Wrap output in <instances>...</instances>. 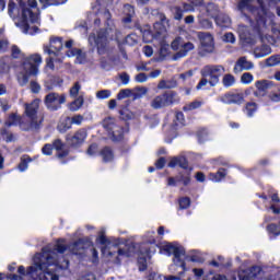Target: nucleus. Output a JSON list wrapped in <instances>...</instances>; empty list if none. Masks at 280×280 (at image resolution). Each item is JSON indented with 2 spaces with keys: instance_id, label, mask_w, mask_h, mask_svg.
Returning <instances> with one entry per match:
<instances>
[{
  "instance_id": "423d86ee",
  "label": "nucleus",
  "mask_w": 280,
  "mask_h": 280,
  "mask_svg": "<svg viewBox=\"0 0 280 280\" xmlns=\"http://www.w3.org/2000/svg\"><path fill=\"white\" fill-rule=\"evenodd\" d=\"M38 106H40V101L35 100L31 104H25V115L24 117L16 116L12 114L5 125L20 126L21 130H36L39 128L43 119L38 118Z\"/></svg>"
},
{
  "instance_id": "ea45409f",
  "label": "nucleus",
  "mask_w": 280,
  "mask_h": 280,
  "mask_svg": "<svg viewBox=\"0 0 280 280\" xmlns=\"http://www.w3.org/2000/svg\"><path fill=\"white\" fill-rule=\"evenodd\" d=\"M113 95V92L110 90H101L96 92V100H108Z\"/></svg>"
},
{
  "instance_id": "49530a36",
  "label": "nucleus",
  "mask_w": 280,
  "mask_h": 280,
  "mask_svg": "<svg viewBox=\"0 0 280 280\" xmlns=\"http://www.w3.org/2000/svg\"><path fill=\"white\" fill-rule=\"evenodd\" d=\"M1 136L7 143H12V141H14V135L8 132L5 129L1 130Z\"/></svg>"
},
{
  "instance_id": "7c9ffc66",
  "label": "nucleus",
  "mask_w": 280,
  "mask_h": 280,
  "mask_svg": "<svg viewBox=\"0 0 280 280\" xmlns=\"http://www.w3.org/2000/svg\"><path fill=\"white\" fill-rule=\"evenodd\" d=\"M222 84L225 89H231V86L235 85V77L233 74H225L222 79Z\"/></svg>"
},
{
  "instance_id": "6e6d98bb",
  "label": "nucleus",
  "mask_w": 280,
  "mask_h": 280,
  "mask_svg": "<svg viewBox=\"0 0 280 280\" xmlns=\"http://www.w3.org/2000/svg\"><path fill=\"white\" fill-rule=\"evenodd\" d=\"M31 162L32 160L30 158L22 159L21 163L19 164L20 172H25V170H27V163H31Z\"/></svg>"
},
{
  "instance_id": "a18cd8bd",
  "label": "nucleus",
  "mask_w": 280,
  "mask_h": 280,
  "mask_svg": "<svg viewBox=\"0 0 280 280\" xmlns=\"http://www.w3.org/2000/svg\"><path fill=\"white\" fill-rule=\"evenodd\" d=\"M54 56H55V55H50V58L47 59V61H46V67H47L48 69H51L52 71H54V69H55L54 62H56L57 60H58V62H62V58H61V57H59L58 59H56V58H54Z\"/></svg>"
},
{
  "instance_id": "4468645a",
  "label": "nucleus",
  "mask_w": 280,
  "mask_h": 280,
  "mask_svg": "<svg viewBox=\"0 0 280 280\" xmlns=\"http://www.w3.org/2000/svg\"><path fill=\"white\" fill-rule=\"evenodd\" d=\"M88 136L86 129H80L73 136L68 135L66 141L68 145H71L72 148H80V145L86 141Z\"/></svg>"
},
{
  "instance_id": "c9c22d12",
  "label": "nucleus",
  "mask_w": 280,
  "mask_h": 280,
  "mask_svg": "<svg viewBox=\"0 0 280 280\" xmlns=\"http://www.w3.org/2000/svg\"><path fill=\"white\" fill-rule=\"evenodd\" d=\"M10 58L2 57L0 58V74L1 73H8L10 71V66H8L5 62H9Z\"/></svg>"
},
{
  "instance_id": "0e129e2a",
  "label": "nucleus",
  "mask_w": 280,
  "mask_h": 280,
  "mask_svg": "<svg viewBox=\"0 0 280 280\" xmlns=\"http://www.w3.org/2000/svg\"><path fill=\"white\" fill-rule=\"evenodd\" d=\"M223 40L225 43H235V35L233 33H225Z\"/></svg>"
},
{
  "instance_id": "1a4fd4ad",
  "label": "nucleus",
  "mask_w": 280,
  "mask_h": 280,
  "mask_svg": "<svg viewBox=\"0 0 280 280\" xmlns=\"http://www.w3.org/2000/svg\"><path fill=\"white\" fill-rule=\"evenodd\" d=\"M108 34L107 31H100L97 35L92 34L89 37L90 45H95L97 47V51L100 56H106V54H110V46L108 45V38L106 37Z\"/></svg>"
},
{
  "instance_id": "58836bf2",
  "label": "nucleus",
  "mask_w": 280,
  "mask_h": 280,
  "mask_svg": "<svg viewBox=\"0 0 280 280\" xmlns=\"http://www.w3.org/2000/svg\"><path fill=\"white\" fill-rule=\"evenodd\" d=\"M200 106H202V102L201 101H195V102L186 104L184 106L183 110H196V108H200Z\"/></svg>"
},
{
  "instance_id": "09e8293b",
  "label": "nucleus",
  "mask_w": 280,
  "mask_h": 280,
  "mask_svg": "<svg viewBox=\"0 0 280 280\" xmlns=\"http://www.w3.org/2000/svg\"><path fill=\"white\" fill-rule=\"evenodd\" d=\"M175 119H176L175 126H185V115L183 114V112H178L175 115Z\"/></svg>"
},
{
  "instance_id": "a211bd4d",
  "label": "nucleus",
  "mask_w": 280,
  "mask_h": 280,
  "mask_svg": "<svg viewBox=\"0 0 280 280\" xmlns=\"http://www.w3.org/2000/svg\"><path fill=\"white\" fill-rule=\"evenodd\" d=\"M150 255V247L148 245L142 244L140 249L138 250V265L140 272H143L145 268H148V260L147 257Z\"/></svg>"
},
{
  "instance_id": "20e7f679",
  "label": "nucleus",
  "mask_w": 280,
  "mask_h": 280,
  "mask_svg": "<svg viewBox=\"0 0 280 280\" xmlns=\"http://www.w3.org/2000/svg\"><path fill=\"white\" fill-rule=\"evenodd\" d=\"M11 56L14 59L22 58V63L18 67V82L20 86L27 85L32 75H38V68L43 65V57L38 54L25 56L16 45L11 47Z\"/></svg>"
},
{
  "instance_id": "39448f33",
  "label": "nucleus",
  "mask_w": 280,
  "mask_h": 280,
  "mask_svg": "<svg viewBox=\"0 0 280 280\" xmlns=\"http://www.w3.org/2000/svg\"><path fill=\"white\" fill-rule=\"evenodd\" d=\"M105 229L100 231V234L96 238L97 244H101L102 255L107 261H113L114 264H121V259L126 257H135V253H137V245L125 246L122 249L117 247V245L110 243L108 238H106Z\"/></svg>"
},
{
  "instance_id": "69168bd1",
  "label": "nucleus",
  "mask_w": 280,
  "mask_h": 280,
  "mask_svg": "<svg viewBox=\"0 0 280 280\" xmlns=\"http://www.w3.org/2000/svg\"><path fill=\"white\" fill-rule=\"evenodd\" d=\"M143 54H144V56H147V58H150V57H152V54H154V50L152 49L151 46H144Z\"/></svg>"
},
{
  "instance_id": "5701e85b",
  "label": "nucleus",
  "mask_w": 280,
  "mask_h": 280,
  "mask_svg": "<svg viewBox=\"0 0 280 280\" xmlns=\"http://www.w3.org/2000/svg\"><path fill=\"white\" fill-rule=\"evenodd\" d=\"M182 167L183 170H187V159L185 156L173 158L170 163L168 167Z\"/></svg>"
},
{
  "instance_id": "4c0bfd02",
  "label": "nucleus",
  "mask_w": 280,
  "mask_h": 280,
  "mask_svg": "<svg viewBox=\"0 0 280 280\" xmlns=\"http://www.w3.org/2000/svg\"><path fill=\"white\" fill-rule=\"evenodd\" d=\"M176 81H173L172 84L165 80H161L158 84V89L163 90V89H176Z\"/></svg>"
},
{
  "instance_id": "4d7b16f0",
  "label": "nucleus",
  "mask_w": 280,
  "mask_h": 280,
  "mask_svg": "<svg viewBox=\"0 0 280 280\" xmlns=\"http://www.w3.org/2000/svg\"><path fill=\"white\" fill-rule=\"evenodd\" d=\"M177 180L179 183H183V185L187 186L191 182V178L189 177V174H186L177 176Z\"/></svg>"
},
{
  "instance_id": "774afa93",
  "label": "nucleus",
  "mask_w": 280,
  "mask_h": 280,
  "mask_svg": "<svg viewBox=\"0 0 280 280\" xmlns=\"http://www.w3.org/2000/svg\"><path fill=\"white\" fill-rule=\"evenodd\" d=\"M174 19L176 21H180V19H183V9L180 8H175V15Z\"/></svg>"
},
{
  "instance_id": "2f4dec72",
  "label": "nucleus",
  "mask_w": 280,
  "mask_h": 280,
  "mask_svg": "<svg viewBox=\"0 0 280 280\" xmlns=\"http://www.w3.org/2000/svg\"><path fill=\"white\" fill-rule=\"evenodd\" d=\"M84 105V98L82 96H79L77 100H74L70 106L69 109L72 112L80 110L82 106Z\"/></svg>"
},
{
  "instance_id": "5fc2aeb1",
  "label": "nucleus",
  "mask_w": 280,
  "mask_h": 280,
  "mask_svg": "<svg viewBox=\"0 0 280 280\" xmlns=\"http://www.w3.org/2000/svg\"><path fill=\"white\" fill-rule=\"evenodd\" d=\"M88 156H95L97 154V144L93 143L89 147L86 151Z\"/></svg>"
},
{
  "instance_id": "412c9836",
  "label": "nucleus",
  "mask_w": 280,
  "mask_h": 280,
  "mask_svg": "<svg viewBox=\"0 0 280 280\" xmlns=\"http://www.w3.org/2000/svg\"><path fill=\"white\" fill-rule=\"evenodd\" d=\"M218 27H230L231 26V18L229 15L220 13L214 19Z\"/></svg>"
},
{
  "instance_id": "e2e57ef3",
  "label": "nucleus",
  "mask_w": 280,
  "mask_h": 280,
  "mask_svg": "<svg viewBox=\"0 0 280 280\" xmlns=\"http://www.w3.org/2000/svg\"><path fill=\"white\" fill-rule=\"evenodd\" d=\"M52 150H54V148L51 147V144H46V145L42 149V152H43V154H45L46 156H51Z\"/></svg>"
},
{
  "instance_id": "bf43d9fd",
  "label": "nucleus",
  "mask_w": 280,
  "mask_h": 280,
  "mask_svg": "<svg viewBox=\"0 0 280 280\" xmlns=\"http://www.w3.org/2000/svg\"><path fill=\"white\" fill-rule=\"evenodd\" d=\"M82 121H84V116H82V115H77V116H73L72 118H70V124H75L77 126H80V124H82Z\"/></svg>"
},
{
  "instance_id": "c756f323",
  "label": "nucleus",
  "mask_w": 280,
  "mask_h": 280,
  "mask_svg": "<svg viewBox=\"0 0 280 280\" xmlns=\"http://www.w3.org/2000/svg\"><path fill=\"white\" fill-rule=\"evenodd\" d=\"M255 86H256L257 91H259L260 93H264V92L268 91V89H270V81H268V80L256 81Z\"/></svg>"
},
{
  "instance_id": "c03bdc74",
  "label": "nucleus",
  "mask_w": 280,
  "mask_h": 280,
  "mask_svg": "<svg viewBox=\"0 0 280 280\" xmlns=\"http://www.w3.org/2000/svg\"><path fill=\"white\" fill-rule=\"evenodd\" d=\"M246 113H247L248 117H253V115H255V113H257V104L248 103L246 105Z\"/></svg>"
},
{
  "instance_id": "603ef678",
  "label": "nucleus",
  "mask_w": 280,
  "mask_h": 280,
  "mask_svg": "<svg viewBox=\"0 0 280 280\" xmlns=\"http://www.w3.org/2000/svg\"><path fill=\"white\" fill-rule=\"evenodd\" d=\"M191 205V201L189 198L184 197L179 199V208L180 209H188V207Z\"/></svg>"
},
{
  "instance_id": "79ce46f5",
  "label": "nucleus",
  "mask_w": 280,
  "mask_h": 280,
  "mask_svg": "<svg viewBox=\"0 0 280 280\" xmlns=\"http://www.w3.org/2000/svg\"><path fill=\"white\" fill-rule=\"evenodd\" d=\"M44 5H62L67 0H39Z\"/></svg>"
},
{
  "instance_id": "de8ad7c7",
  "label": "nucleus",
  "mask_w": 280,
  "mask_h": 280,
  "mask_svg": "<svg viewBox=\"0 0 280 280\" xmlns=\"http://www.w3.org/2000/svg\"><path fill=\"white\" fill-rule=\"evenodd\" d=\"M80 89H82V85H80V82H75L74 85L70 89V96L78 97Z\"/></svg>"
},
{
  "instance_id": "052dcab7",
  "label": "nucleus",
  "mask_w": 280,
  "mask_h": 280,
  "mask_svg": "<svg viewBox=\"0 0 280 280\" xmlns=\"http://www.w3.org/2000/svg\"><path fill=\"white\" fill-rule=\"evenodd\" d=\"M269 100H271V102L279 103L280 102V90H278L277 92H271L269 94Z\"/></svg>"
},
{
  "instance_id": "6ab92c4d",
  "label": "nucleus",
  "mask_w": 280,
  "mask_h": 280,
  "mask_svg": "<svg viewBox=\"0 0 280 280\" xmlns=\"http://www.w3.org/2000/svg\"><path fill=\"white\" fill-rule=\"evenodd\" d=\"M255 68V65L246 59V57H241L234 66V73H242V71H250Z\"/></svg>"
},
{
  "instance_id": "c85d7f7f",
  "label": "nucleus",
  "mask_w": 280,
  "mask_h": 280,
  "mask_svg": "<svg viewBox=\"0 0 280 280\" xmlns=\"http://www.w3.org/2000/svg\"><path fill=\"white\" fill-rule=\"evenodd\" d=\"M101 156L104 163H110V161L115 159V155L113 154V151L110 150V148H104L101 152Z\"/></svg>"
},
{
  "instance_id": "393cba45",
  "label": "nucleus",
  "mask_w": 280,
  "mask_h": 280,
  "mask_svg": "<svg viewBox=\"0 0 280 280\" xmlns=\"http://www.w3.org/2000/svg\"><path fill=\"white\" fill-rule=\"evenodd\" d=\"M52 145H54L55 150H57L58 159H65V156H67L69 154V151L62 150V148H65V144L62 143V141L55 140Z\"/></svg>"
},
{
  "instance_id": "8fccbe9b",
  "label": "nucleus",
  "mask_w": 280,
  "mask_h": 280,
  "mask_svg": "<svg viewBox=\"0 0 280 280\" xmlns=\"http://www.w3.org/2000/svg\"><path fill=\"white\" fill-rule=\"evenodd\" d=\"M132 95V91L126 89V90H120L119 93L117 94V100H126V97H130Z\"/></svg>"
},
{
  "instance_id": "dca6fc26",
  "label": "nucleus",
  "mask_w": 280,
  "mask_h": 280,
  "mask_svg": "<svg viewBox=\"0 0 280 280\" xmlns=\"http://www.w3.org/2000/svg\"><path fill=\"white\" fill-rule=\"evenodd\" d=\"M62 49V38L52 37L50 39V46H45L44 51L48 56H60V50Z\"/></svg>"
},
{
  "instance_id": "f3484780",
  "label": "nucleus",
  "mask_w": 280,
  "mask_h": 280,
  "mask_svg": "<svg viewBox=\"0 0 280 280\" xmlns=\"http://www.w3.org/2000/svg\"><path fill=\"white\" fill-rule=\"evenodd\" d=\"M219 102L223 104H243L244 94L228 92L218 98Z\"/></svg>"
},
{
  "instance_id": "2eb2a0df",
  "label": "nucleus",
  "mask_w": 280,
  "mask_h": 280,
  "mask_svg": "<svg viewBox=\"0 0 280 280\" xmlns=\"http://www.w3.org/2000/svg\"><path fill=\"white\" fill-rule=\"evenodd\" d=\"M73 47V40H68L66 42V48L68 49L66 51V56H68V58H75V63L77 65H84V59L86 58V56L82 52V50L78 49V48H72Z\"/></svg>"
},
{
  "instance_id": "cd10ccee",
  "label": "nucleus",
  "mask_w": 280,
  "mask_h": 280,
  "mask_svg": "<svg viewBox=\"0 0 280 280\" xmlns=\"http://www.w3.org/2000/svg\"><path fill=\"white\" fill-rule=\"evenodd\" d=\"M71 129V118H66L63 120H61L58 126H57V130H59V132L65 133L67 132V130Z\"/></svg>"
},
{
  "instance_id": "ddd939ff",
  "label": "nucleus",
  "mask_w": 280,
  "mask_h": 280,
  "mask_svg": "<svg viewBox=\"0 0 280 280\" xmlns=\"http://www.w3.org/2000/svg\"><path fill=\"white\" fill-rule=\"evenodd\" d=\"M197 36L200 40V51L203 54H212L215 49V44L213 43V35L210 33L199 32Z\"/></svg>"
},
{
  "instance_id": "0eeeda50",
  "label": "nucleus",
  "mask_w": 280,
  "mask_h": 280,
  "mask_svg": "<svg viewBox=\"0 0 280 280\" xmlns=\"http://www.w3.org/2000/svg\"><path fill=\"white\" fill-rule=\"evenodd\" d=\"M162 250L166 253V255H174L173 264L170 266V272H178V268H183L187 270L185 265V259H187V255H185V248L183 246H178L174 243H167L163 245Z\"/></svg>"
},
{
  "instance_id": "aec40b11",
  "label": "nucleus",
  "mask_w": 280,
  "mask_h": 280,
  "mask_svg": "<svg viewBox=\"0 0 280 280\" xmlns=\"http://www.w3.org/2000/svg\"><path fill=\"white\" fill-rule=\"evenodd\" d=\"M272 54V48L268 45H262L254 49L255 58H266V56H270Z\"/></svg>"
},
{
  "instance_id": "473e14b6",
  "label": "nucleus",
  "mask_w": 280,
  "mask_h": 280,
  "mask_svg": "<svg viewBox=\"0 0 280 280\" xmlns=\"http://www.w3.org/2000/svg\"><path fill=\"white\" fill-rule=\"evenodd\" d=\"M198 21H199V25L203 28V30H211V27H213V23L211 21H209V19L199 15L198 16Z\"/></svg>"
},
{
  "instance_id": "b1692460",
  "label": "nucleus",
  "mask_w": 280,
  "mask_h": 280,
  "mask_svg": "<svg viewBox=\"0 0 280 280\" xmlns=\"http://www.w3.org/2000/svg\"><path fill=\"white\" fill-rule=\"evenodd\" d=\"M226 178V170L220 168L217 174L215 173H210L209 174V180H212V183H221Z\"/></svg>"
},
{
  "instance_id": "e433bc0d",
  "label": "nucleus",
  "mask_w": 280,
  "mask_h": 280,
  "mask_svg": "<svg viewBox=\"0 0 280 280\" xmlns=\"http://www.w3.org/2000/svg\"><path fill=\"white\" fill-rule=\"evenodd\" d=\"M125 12H129L128 16L124 19V23H132V14H135V8L130 4L125 5Z\"/></svg>"
},
{
  "instance_id": "f03ea898",
  "label": "nucleus",
  "mask_w": 280,
  "mask_h": 280,
  "mask_svg": "<svg viewBox=\"0 0 280 280\" xmlns=\"http://www.w3.org/2000/svg\"><path fill=\"white\" fill-rule=\"evenodd\" d=\"M259 9L253 8V0H241L238 2V10L245 21H249L252 27H255V31L250 33V28L246 25H238V35L241 40H245L249 45H253L259 36V30L266 27L268 21L275 19V14L264 8V0H257Z\"/></svg>"
},
{
  "instance_id": "6e6552de",
  "label": "nucleus",
  "mask_w": 280,
  "mask_h": 280,
  "mask_svg": "<svg viewBox=\"0 0 280 280\" xmlns=\"http://www.w3.org/2000/svg\"><path fill=\"white\" fill-rule=\"evenodd\" d=\"M180 97L174 91L165 92L152 98L151 108L159 110L161 108H166V106H172L173 104H178Z\"/></svg>"
},
{
  "instance_id": "864d4df0",
  "label": "nucleus",
  "mask_w": 280,
  "mask_h": 280,
  "mask_svg": "<svg viewBox=\"0 0 280 280\" xmlns=\"http://www.w3.org/2000/svg\"><path fill=\"white\" fill-rule=\"evenodd\" d=\"M268 232L272 233L273 235H280V225H277V224L268 225Z\"/></svg>"
},
{
  "instance_id": "338daca9",
  "label": "nucleus",
  "mask_w": 280,
  "mask_h": 280,
  "mask_svg": "<svg viewBox=\"0 0 280 280\" xmlns=\"http://www.w3.org/2000/svg\"><path fill=\"white\" fill-rule=\"evenodd\" d=\"M211 280H237V279L235 277L226 279V276L218 273V275H214Z\"/></svg>"
},
{
  "instance_id": "7ed1b4c3",
  "label": "nucleus",
  "mask_w": 280,
  "mask_h": 280,
  "mask_svg": "<svg viewBox=\"0 0 280 280\" xmlns=\"http://www.w3.org/2000/svg\"><path fill=\"white\" fill-rule=\"evenodd\" d=\"M36 0H20V13L19 8H16V3L9 2V16L15 21L16 27H20L23 34L32 35L38 32V26L36 25L40 23V16L30 10V8H36Z\"/></svg>"
},
{
  "instance_id": "f257e3e1",
  "label": "nucleus",
  "mask_w": 280,
  "mask_h": 280,
  "mask_svg": "<svg viewBox=\"0 0 280 280\" xmlns=\"http://www.w3.org/2000/svg\"><path fill=\"white\" fill-rule=\"evenodd\" d=\"M82 255L84 253V243L78 241L68 248L65 246V240L57 241L51 249V245H47L37 253L33 258V265L25 269L20 266L19 275H9L7 279L11 280H60L58 270H67L69 268V258L67 255ZM66 255V256H65Z\"/></svg>"
},
{
  "instance_id": "9d476101",
  "label": "nucleus",
  "mask_w": 280,
  "mask_h": 280,
  "mask_svg": "<svg viewBox=\"0 0 280 280\" xmlns=\"http://www.w3.org/2000/svg\"><path fill=\"white\" fill-rule=\"evenodd\" d=\"M225 71L224 66H206L201 70V75L202 78H208L211 86H215Z\"/></svg>"
},
{
  "instance_id": "37998d69",
  "label": "nucleus",
  "mask_w": 280,
  "mask_h": 280,
  "mask_svg": "<svg viewBox=\"0 0 280 280\" xmlns=\"http://www.w3.org/2000/svg\"><path fill=\"white\" fill-rule=\"evenodd\" d=\"M199 143H205V141H209V131L207 129H202L198 132Z\"/></svg>"
},
{
  "instance_id": "a878e982",
  "label": "nucleus",
  "mask_w": 280,
  "mask_h": 280,
  "mask_svg": "<svg viewBox=\"0 0 280 280\" xmlns=\"http://www.w3.org/2000/svg\"><path fill=\"white\" fill-rule=\"evenodd\" d=\"M218 12L220 9L215 5V3L210 2L206 7V15L210 16V19H215L218 16Z\"/></svg>"
},
{
  "instance_id": "4be33fe9",
  "label": "nucleus",
  "mask_w": 280,
  "mask_h": 280,
  "mask_svg": "<svg viewBox=\"0 0 280 280\" xmlns=\"http://www.w3.org/2000/svg\"><path fill=\"white\" fill-rule=\"evenodd\" d=\"M165 32H167V30L165 28V25H163L162 22H156L153 25L152 37L153 38H163L165 36Z\"/></svg>"
},
{
  "instance_id": "f8f14e48",
  "label": "nucleus",
  "mask_w": 280,
  "mask_h": 280,
  "mask_svg": "<svg viewBox=\"0 0 280 280\" xmlns=\"http://www.w3.org/2000/svg\"><path fill=\"white\" fill-rule=\"evenodd\" d=\"M67 102V95L56 92L48 93L44 98V104L48 110H60L62 104Z\"/></svg>"
},
{
  "instance_id": "f704fd0d",
  "label": "nucleus",
  "mask_w": 280,
  "mask_h": 280,
  "mask_svg": "<svg viewBox=\"0 0 280 280\" xmlns=\"http://www.w3.org/2000/svg\"><path fill=\"white\" fill-rule=\"evenodd\" d=\"M253 80H255V77L250 72H244L241 75V84H253Z\"/></svg>"
},
{
  "instance_id": "a19ab883",
  "label": "nucleus",
  "mask_w": 280,
  "mask_h": 280,
  "mask_svg": "<svg viewBox=\"0 0 280 280\" xmlns=\"http://www.w3.org/2000/svg\"><path fill=\"white\" fill-rule=\"evenodd\" d=\"M183 38L177 37L172 42L171 47L174 51H180V49H183Z\"/></svg>"
},
{
  "instance_id": "680f3d73",
  "label": "nucleus",
  "mask_w": 280,
  "mask_h": 280,
  "mask_svg": "<svg viewBox=\"0 0 280 280\" xmlns=\"http://www.w3.org/2000/svg\"><path fill=\"white\" fill-rule=\"evenodd\" d=\"M30 86L32 93H40V84H38V82L32 81Z\"/></svg>"
},
{
  "instance_id": "72a5a7b5",
  "label": "nucleus",
  "mask_w": 280,
  "mask_h": 280,
  "mask_svg": "<svg viewBox=\"0 0 280 280\" xmlns=\"http://www.w3.org/2000/svg\"><path fill=\"white\" fill-rule=\"evenodd\" d=\"M280 65V55H273L266 59V67H277Z\"/></svg>"
},
{
  "instance_id": "bb28decb",
  "label": "nucleus",
  "mask_w": 280,
  "mask_h": 280,
  "mask_svg": "<svg viewBox=\"0 0 280 280\" xmlns=\"http://www.w3.org/2000/svg\"><path fill=\"white\" fill-rule=\"evenodd\" d=\"M195 46L190 42L183 43L180 50L177 52L178 58H185L189 51L194 50Z\"/></svg>"
},
{
  "instance_id": "3c124183",
  "label": "nucleus",
  "mask_w": 280,
  "mask_h": 280,
  "mask_svg": "<svg viewBox=\"0 0 280 280\" xmlns=\"http://www.w3.org/2000/svg\"><path fill=\"white\" fill-rule=\"evenodd\" d=\"M185 259H188V261H192L194 264H202L205 261V258L200 257L198 254L186 257Z\"/></svg>"
},
{
  "instance_id": "9b49d317",
  "label": "nucleus",
  "mask_w": 280,
  "mask_h": 280,
  "mask_svg": "<svg viewBox=\"0 0 280 280\" xmlns=\"http://www.w3.org/2000/svg\"><path fill=\"white\" fill-rule=\"evenodd\" d=\"M103 128H105L113 141H121L124 139V128L117 125L115 118H105L103 120Z\"/></svg>"
},
{
  "instance_id": "13d9d810",
  "label": "nucleus",
  "mask_w": 280,
  "mask_h": 280,
  "mask_svg": "<svg viewBox=\"0 0 280 280\" xmlns=\"http://www.w3.org/2000/svg\"><path fill=\"white\" fill-rule=\"evenodd\" d=\"M135 80L136 82H139V84H143V82H148V74L141 72L136 75Z\"/></svg>"
}]
</instances>
